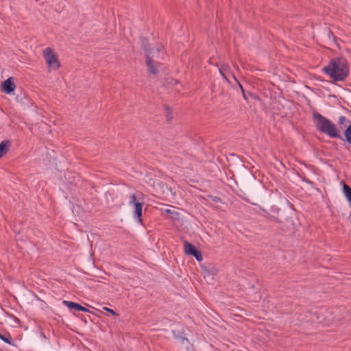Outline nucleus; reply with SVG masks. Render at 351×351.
I'll return each instance as SVG.
<instances>
[{
    "instance_id": "1",
    "label": "nucleus",
    "mask_w": 351,
    "mask_h": 351,
    "mask_svg": "<svg viewBox=\"0 0 351 351\" xmlns=\"http://www.w3.org/2000/svg\"><path fill=\"white\" fill-rule=\"evenodd\" d=\"M349 66L345 58H332L323 71L334 81H343L349 75Z\"/></svg>"
},
{
    "instance_id": "2",
    "label": "nucleus",
    "mask_w": 351,
    "mask_h": 351,
    "mask_svg": "<svg viewBox=\"0 0 351 351\" xmlns=\"http://www.w3.org/2000/svg\"><path fill=\"white\" fill-rule=\"evenodd\" d=\"M313 119L315 121L316 128L319 132L326 134L330 138H341L338 132L336 125L321 114L314 113Z\"/></svg>"
},
{
    "instance_id": "3",
    "label": "nucleus",
    "mask_w": 351,
    "mask_h": 351,
    "mask_svg": "<svg viewBox=\"0 0 351 351\" xmlns=\"http://www.w3.org/2000/svg\"><path fill=\"white\" fill-rule=\"evenodd\" d=\"M145 52L146 53V65L147 67V71L149 73L153 74L154 75L158 73V68L160 67V64L153 59V57L155 56V53H158L160 52V48L158 47L156 49H150L145 47L144 48Z\"/></svg>"
},
{
    "instance_id": "4",
    "label": "nucleus",
    "mask_w": 351,
    "mask_h": 351,
    "mask_svg": "<svg viewBox=\"0 0 351 351\" xmlns=\"http://www.w3.org/2000/svg\"><path fill=\"white\" fill-rule=\"evenodd\" d=\"M43 53V58L50 70H56L60 67V64L58 56L51 48H46Z\"/></svg>"
},
{
    "instance_id": "5",
    "label": "nucleus",
    "mask_w": 351,
    "mask_h": 351,
    "mask_svg": "<svg viewBox=\"0 0 351 351\" xmlns=\"http://www.w3.org/2000/svg\"><path fill=\"white\" fill-rule=\"evenodd\" d=\"M141 195V193L138 192L137 195L136 194H132L130 196L129 204L133 205L134 208V218L140 223L142 222V208H143V203L138 202L136 201L137 196Z\"/></svg>"
},
{
    "instance_id": "6",
    "label": "nucleus",
    "mask_w": 351,
    "mask_h": 351,
    "mask_svg": "<svg viewBox=\"0 0 351 351\" xmlns=\"http://www.w3.org/2000/svg\"><path fill=\"white\" fill-rule=\"evenodd\" d=\"M184 252L187 255L193 256L198 261H201L202 260L201 252L188 241L184 242Z\"/></svg>"
},
{
    "instance_id": "7",
    "label": "nucleus",
    "mask_w": 351,
    "mask_h": 351,
    "mask_svg": "<svg viewBox=\"0 0 351 351\" xmlns=\"http://www.w3.org/2000/svg\"><path fill=\"white\" fill-rule=\"evenodd\" d=\"M16 86L12 77H9L1 83V90L6 94H10L14 90Z\"/></svg>"
},
{
    "instance_id": "8",
    "label": "nucleus",
    "mask_w": 351,
    "mask_h": 351,
    "mask_svg": "<svg viewBox=\"0 0 351 351\" xmlns=\"http://www.w3.org/2000/svg\"><path fill=\"white\" fill-rule=\"evenodd\" d=\"M216 66L218 67L219 71L220 74L221 75V76L223 77V78L226 82H229V80L226 76V73H230L231 75L232 74L231 73V69H230V66H229V64L228 63L222 62L219 64H217Z\"/></svg>"
},
{
    "instance_id": "9",
    "label": "nucleus",
    "mask_w": 351,
    "mask_h": 351,
    "mask_svg": "<svg viewBox=\"0 0 351 351\" xmlns=\"http://www.w3.org/2000/svg\"><path fill=\"white\" fill-rule=\"evenodd\" d=\"M63 303L69 308V309H74L77 311H83V312H87L88 311V309L81 306L80 304L71 302V301H66L64 300Z\"/></svg>"
},
{
    "instance_id": "10",
    "label": "nucleus",
    "mask_w": 351,
    "mask_h": 351,
    "mask_svg": "<svg viewBox=\"0 0 351 351\" xmlns=\"http://www.w3.org/2000/svg\"><path fill=\"white\" fill-rule=\"evenodd\" d=\"M282 231L293 230L295 229L294 223L291 218H287L280 224L279 227Z\"/></svg>"
},
{
    "instance_id": "11",
    "label": "nucleus",
    "mask_w": 351,
    "mask_h": 351,
    "mask_svg": "<svg viewBox=\"0 0 351 351\" xmlns=\"http://www.w3.org/2000/svg\"><path fill=\"white\" fill-rule=\"evenodd\" d=\"M259 208L265 213L263 216L268 217L269 219H271V221L275 222L276 223H279L280 225L283 223L282 221L278 219V215H272L271 213H269L267 210L261 206L259 207Z\"/></svg>"
},
{
    "instance_id": "12",
    "label": "nucleus",
    "mask_w": 351,
    "mask_h": 351,
    "mask_svg": "<svg viewBox=\"0 0 351 351\" xmlns=\"http://www.w3.org/2000/svg\"><path fill=\"white\" fill-rule=\"evenodd\" d=\"M11 143L10 141H3L0 143V158L5 155L10 149Z\"/></svg>"
},
{
    "instance_id": "13",
    "label": "nucleus",
    "mask_w": 351,
    "mask_h": 351,
    "mask_svg": "<svg viewBox=\"0 0 351 351\" xmlns=\"http://www.w3.org/2000/svg\"><path fill=\"white\" fill-rule=\"evenodd\" d=\"M344 134L347 141L351 144V124L346 129Z\"/></svg>"
},
{
    "instance_id": "14",
    "label": "nucleus",
    "mask_w": 351,
    "mask_h": 351,
    "mask_svg": "<svg viewBox=\"0 0 351 351\" xmlns=\"http://www.w3.org/2000/svg\"><path fill=\"white\" fill-rule=\"evenodd\" d=\"M232 78L234 79V80L237 82V84L239 86L241 91H242V93H243V97L246 99L247 97L245 96V91H244V89L242 86V85L241 84V83L239 82V80H237V78L235 77V75L234 74H232Z\"/></svg>"
},
{
    "instance_id": "15",
    "label": "nucleus",
    "mask_w": 351,
    "mask_h": 351,
    "mask_svg": "<svg viewBox=\"0 0 351 351\" xmlns=\"http://www.w3.org/2000/svg\"><path fill=\"white\" fill-rule=\"evenodd\" d=\"M349 123H350V121L348 120L343 116L340 117L339 119V125H344L346 126V125H347Z\"/></svg>"
},
{
    "instance_id": "16",
    "label": "nucleus",
    "mask_w": 351,
    "mask_h": 351,
    "mask_svg": "<svg viewBox=\"0 0 351 351\" xmlns=\"http://www.w3.org/2000/svg\"><path fill=\"white\" fill-rule=\"evenodd\" d=\"M269 213H271L272 215H278V213L280 211V208H278L276 206H273L271 207L269 210H267Z\"/></svg>"
},
{
    "instance_id": "17",
    "label": "nucleus",
    "mask_w": 351,
    "mask_h": 351,
    "mask_svg": "<svg viewBox=\"0 0 351 351\" xmlns=\"http://www.w3.org/2000/svg\"><path fill=\"white\" fill-rule=\"evenodd\" d=\"M0 339L1 340H3L4 342H5V343H7L8 344H11V341H10V336L6 337V336L3 335L2 334L0 333Z\"/></svg>"
},
{
    "instance_id": "18",
    "label": "nucleus",
    "mask_w": 351,
    "mask_h": 351,
    "mask_svg": "<svg viewBox=\"0 0 351 351\" xmlns=\"http://www.w3.org/2000/svg\"><path fill=\"white\" fill-rule=\"evenodd\" d=\"M103 308H104V310L110 313L111 314H112L114 315H118V314L112 309H110L108 307H104Z\"/></svg>"
},
{
    "instance_id": "19",
    "label": "nucleus",
    "mask_w": 351,
    "mask_h": 351,
    "mask_svg": "<svg viewBox=\"0 0 351 351\" xmlns=\"http://www.w3.org/2000/svg\"><path fill=\"white\" fill-rule=\"evenodd\" d=\"M207 277L208 278V279L207 280H208V282L210 283L211 280H213V278L210 276V275L209 274V273H208Z\"/></svg>"
},
{
    "instance_id": "20",
    "label": "nucleus",
    "mask_w": 351,
    "mask_h": 351,
    "mask_svg": "<svg viewBox=\"0 0 351 351\" xmlns=\"http://www.w3.org/2000/svg\"><path fill=\"white\" fill-rule=\"evenodd\" d=\"M185 341H188V339H187V338H186V337H182V338H181V341H182V343H184V342Z\"/></svg>"
},
{
    "instance_id": "21",
    "label": "nucleus",
    "mask_w": 351,
    "mask_h": 351,
    "mask_svg": "<svg viewBox=\"0 0 351 351\" xmlns=\"http://www.w3.org/2000/svg\"><path fill=\"white\" fill-rule=\"evenodd\" d=\"M215 202H217L219 199L217 197H215L213 199Z\"/></svg>"
},
{
    "instance_id": "22",
    "label": "nucleus",
    "mask_w": 351,
    "mask_h": 351,
    "mask_svg": "<svg viewBox=\"0 0 351 351\" xmlns=\"http://www.w3.org/2000/svg\"><path fill=\"white\" fill-rule=\"evenodd\" d=\"M172 81L174 82V84H179L178 80H172Z\"/></svg>"
},
{
    "instance_id": "23",
    "label": "nucleus",
    "mask_w": 351,
    "mask_h": 351,
    "mask_svg": "<svg viewBox=\"0 0 351 351\" xmlns=\"http://www.w3.org/2000/svg\"><path fill=\"white\" fill-rule=\"evenodd\" d=\"M330 35L333 36L332 32H329V36H330Z\"/></svg>"
},
{
    "instance_id": "24",
    "label": "nucleus",
    "mask_w": 351,
    "mask_h": 351,
    "mask_svg": "<svg viewBox=\"0 0 351 351\" xmlns=\"http://www.w3.org/2000/svg\"><path fill=\"white\" fill-rule=\"evenodd\" d=\"M166 211H167V213H171L170 210H167Z\"/></svg>"
}]
</instances>
